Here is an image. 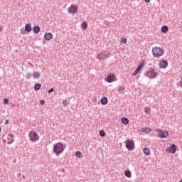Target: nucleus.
Here are the masks:
<instances>
[{"label":"nucleus","mask_w":182,"mask_h":182,"mask_svg":"<svg viewBox=\"0 0 182 182\" xmlns=\"http://www.w3.org/2000/svg\"><path fill=\"white\" fill-rule=\"evenodd\" d=\"M166 151L168 154H176L177 151V146L172 143L168 144L166 148Z\"/></svg>","instance_id":"20e7f679"},{"label":"nucleus","mask_w":182,"mask_h":182,"mask_svg":"<svg viewBox=\"0 0 182 182\" xmlns=\"http://www.w3.org/2000/svg\"><path fill=\"white\" fill-rule=\"evenodd\" d=\"M1 132H2V129L0 127V133H1Z\"/></svg>","instance_id":"58836bf2"},{"label":"nucleus","mask_w":182,"mask_h":182,"mask_svg":"<svg viewBox=\"0 0 182 182\" xmlns=\"http://www.w3.org/2000/svg\"><path fill=\"white\" fill-rule=\"evenodd\" d=\"M144 112L147 114H150V113H151V108H150V107H145Z\"/></svg>","instance_id":"a878e982"},{"label":"nucleus","mask_w":182,"mask_h":182,"mask_svg":"<svg viewBox=\"0 0 182 182\" xmlns=\"http://www.w3.org/2000/svg\"><path fill=\"white\" fill-rule=\"evenodd\" d=\"M101 103L102 105H103L104 106H106V105H107V98L106 97H103L101 99Z\"/></svg>","instance_id":"4be33fe9"},{"label":"nucleus","mask_w":182,"mask_h":182,"mask_svg":"<svg viewBox=\"0 0 182 182\" xmlns=\"http://www.w3.org/2000/svg\"><path fill=\"white\" fill-rule=\"evenodd\" d=\"M179 182H182V178L179 181Z\"/></svg>","instance_id":"ea45409f"},{"label":"nucleus","mask_w":182,"mask_h":182,"mask_svg":"<svg viewBox=\"0 0 182 182\" xmlns=\"http://www.w3.org/2000/svg\"><path fill=\"white\" fill-rule=\"evenodd\" d=\"M125 144L127 149H128L129 151L134 150V141L127 139L126 140Z\"/></svg>","instance_id":"9d476101"},{"label":"nucleus","mask_w":182,"mask_h":182,"mask_svg":"<svg viewBox=\"0 0 182 182\" xmlns=\"http://www.w3.org/2000/svg\"><path fill=\"white\" fill-rule=\"evenodd\" d=\"M53 151L56 154V156H60L63 151H65V148L63 147V144L60 142L55 144L53 146Z\"/></svg>","instance_id":"f03ea898"},{"label":"nucleus","mask_w":182,"mask_h":182,"mask_svg":"<svg viewBox=\"0 0 182 182\" xmlns=\"http://www.w3.org/2000/svg\"><path fill=\"white\" fill-rule=\"evenodd\" d=\"M139 132L141 133H150V132H151V129L149 127L141 128Z\"/></svg>","instance_id":"dca6fc26"},{"label":"nucleus","mask_w":182,"mask_h":182,"mask_svg":"<svg viewBox=\"0 0 182 182\" xmlns=\"http://www.w3.org/2000/svg\"><path fill=\"white\" fill-rule=\"evenodd\" d=\"M33 32L34 33H39V32H41V28L39 26H35L33 27Z\"/></svg>","instance_id":"412c9836"},{"label":"nucleus","mask_w":182,"mask_h":182,"mask_svg":"<svg viewBox=\"0 0 182 182\" xmlns=\"http://www.w3.org/2000/svg\"><path fill=\"white\" fill-rule=\"evenodd\" d=\"M81 27H82V29H83V31L87 29V23H86L85 21H83L82 23Z\"/></svg>","instance_id":"b1692460"},{"label":"nucleus","mask_w":182,"mask_h":182,"mask_svg":"<svg viewBox=\"0 0 182 182\" xmlns=\"http://www.w3.org/2000/svg\"><path fill=\"white\" fill-rule=\"evenodd\" d=\"M82 156H83V154H82L80 151H77L75 152V156L78 157V159H82Z\"/></svg>","instance_id":"393cba45"},{"label":"nucleus","mask_w":182,"mask_h":182,"mask_svg":"<svg viewBox=\"0 0 182 182\" xmlns=\"http://www.w3.org/2000/svg\"><path fill=\"white\" fill-rule=\"evenodd\" d=\"M144 2H146V4H149V2H150V0H144Z\"/></svg>","instance_id":"c9c22d12"},{"label":"nucleus","mask_w":182,"mask_h":182,"mask_svg":"<svg viewBox=\"0 0 182 182\" xmlns=\"http://www.w3.org/2000/svg\"><path fill=\"white\" fill-rule=\"evenodd\" d=\"M105 80L108 82V83H113V82L116 80V75L114 74H109L105 78Z\"/></svg>","instance_id":"9b49d317"},{"label":"nucleus","mask_w":182,"mask_h":182,"mask_svg":"<svg viewBox=\"0 0 182 182\" xmlns=\"http://www.w3.org/2000/svg\"><path fill=\"white\" fill-rule=\"evenodd\" d=\"M3 28L2 26H0V32H2Z\"/></svg>","instance_id":"e433bc0d"},{"label":"nucleus","mask_w":182,"mask_h":182,"mask_svg":"<svg viewBox=\"0 0 182 182\" xmlns=\"http://www.w3.org/2000/svg\"><path fill=\"white\" fill-rule=\"evenodd\" d=\"M121 122L122 124H127L129 123V119L126 117H123L121 119Z\"/></svg>","instance_id":"5701e85b"},{"label":"nucleus","mask_w":182,"mask_h":182,"mask_svg":"<svg viewBox=\"0 0 182 182\" xmlns=\"http://www.w3.org/2000/svg\"><path fill=\"white\" fill-rule=\"evenodd\" d=\"M164 49H163L162 48L160 47H154L152 48V55L154 56V58H161V56H163V55H164Z\"/></svg>","instance_id":"7ed1b4c3"},{"label":"nucleus","mask_w":182,"mask_h":182,"mask_svg":"<svg viewBox=\"0 0 182 182\" xmlns=\"http://www.w3.org/2000/svg\"><path fill=\"white\" fill-rule=\"evenodd\" d=\"M143 151L146 154V156H150L151 153V151H150V148H144Z\"/></svg>","instance_id":"6ab92c4d"},{"label":"nucleus","mask_w":182,"mask_h":182,"mask_svg":"<svg viewBox=\"0 0 182 182\" xmlns=\"http://www.w3.org/2000/svg\"><path fill=\"white\" fill-rule=\"evenodd\" d=\"M168 66V63L166 60H161L159 63L160 69H166Z\"/></svg>","instance_id":"f8f14e48"},{"label":"nucleus","mask_w":182,"mask_h":182,"mask_svg":"<svg viewBox=\"0 0 182 182\" xmlns=\"http://www.w3.org/2000/svg\"><path fill=\"white\" fill-rule=\"evenodd\" d=\"M28 136L30 141H32L33 143H36V141L39 140V135L38 134L36 131H35V129H33L29 132Z\"/></svg>","instance_id":"39448f33"},{"label":"nucleus","mask_w":182,"mask_h":182,"mask_svg":"<svg viewBox=\"0 0 182 182\" xmlns=\"http://www.w3.org/2000/svg\"><path fill=\"white\" fill-rule=\"evenodd\" d=\"M5 124H9V120L6 119L4 122Z\"/></svg>","instance_id":"f704fd0d"},{"label":"nucleus","mask_w":182,"mask_h":182,"mask_svg":"<svg viewBox=\"0 0 182 182\" xmlns=\"http://www.w3.org/2000/svg\"><path fill=\"white\" fill-rule=\"evenodd\" d=\"M112 56V53L108 51H98L97 53V59L101 62H105L106 59H109Z\"/></svg>","instance_id":"f257e3e1"},{"label":"nucleus","mask_w":182,"mask_h":182,"mask_svg":"<svg viewBox=\"0 0 182 182\" xmlns=\"http://www.w3.org/2000/svg\"><path fill=\"white\" fill-rule=\"evenodd\" d=\"M8 139V144H12V142L14 141V135L12 134H9L7 136Z\"/></svg>","instance_id":"4468645a"},{"label":"nucleus","mask_w":182,"mask_h":182,"mask_svg":"<svg viewBox=\"0 0 182 182\" xmlns=\"http://www.w3.org/2000/svg\"><path fill=\"white\" fill-rule=\"evenodd\" d=\"M25 31H26V32H32V26H31V24H26Z\"/></svg>","instance_id":"f3484780"},{"label":"nucleus","mask_w":182,"mask_h":182,"mask_svg":"<svg viewBox=\"0 0 182 182\" xmlns=\"http://www.w3.org/2000/svg\"><path fill=\"white\" fill-rule=\"evenodd\" d=\"M118 92L119 93H123L124 92V87H120L119 89H118Z\"/></svg>","instance_id":"c756f323"},{"label":"nucleus","mask_w":182,"mask_h":182,"mask_svg":"<svg viewBox=\"0 0 182 182\" xmlns=\"http://www.w3.org/2000/svg\"><path fill=\"white\" fill-rule=\"evenodd\" d=\"M121 43H123L124 45H126L127 43V39L124 38H121Z\"/></svg>","instance_id":"cd10ccee"},{"label":"nucleus","mask_w":182,"mask_h":182,"mask_svg":"<svg viewBox=\"0 0 182 182\" xmlns=\"http://www.w3.org/2000/svg\"><path fill=\"white\" fill-rule=\"evenodd\" d=\"M32 77L34 79H39V77H41V73H39L38 71H35V72L33 73Z\"/></svg>","instance_id":"2eb2a0df"},{"label":"nucleus","mask_w":182,"mask_h":182,"mask_svg":"<svg viewBox=\"0 0 182 182\" xmlns=\"http://www.w3.org/2000/svg\"><path fill=\"white\" fill-rule=\"evenodd\" d=\"M100 136H101V137H105V136H106V132L103 130L100 131Z\"/></svg>","instance_id":"c85d7f7f"},{"label":"nucleus","mask_w":182,"mask_h":182,"mask_svg":"<svg viewBox=\"0 0 182 182\" xmlns=\"http://www.w3.org/2000/svg\"><path fill=\"white\" fill-rule=\"evenodd\" d=\"M157 72H156V70L151 68L146 73V76L149 77V79H156L158 76Z\"/></svg>","instance_id":"423d86ee"},{"label":"nucleus","mask_w":182,"mask_h":182,"mask_svg":"<svg viewBox=\"0 0 182 182\" xmlns=\"http://www.w3.org/2000/svg\"><path fill=\"white\" fill-rule=\"evenodd\" d=\"M65 103H66V100H63V105H65Z\"/></svg>","instance_id":"4c0bfd02"},{"label":"nucleus","mask_w":182,"mask_h":182,"mask_svg":"<svg viewBox=\"0 0 182 182\" xmlns=\"http://www.w3.org/2000/svg\"><path fill=\"white\" fill-rule=\"evenodd\" d=\"M40 103H41V105H45V100H41L40 101Z\"/></svg>","instance_id":"72a5a7b5"},{"label":"nucleus","mask_w":182,"mask_h":182,"mask_svg":"<svg viewBox=\"0 0 182 182\" xmlns=\"http://www.w3.org/2000/svg\"><path fill=\"white\" fill-rule=\"evenodd\" d=\"M156 133H157L158 137H159V139H166V137H168V132L163 131L161 129H157Z\"/></svg>","instance_id":"1a4fd4ad"},{"label":"nucleus","mask_w":182,"mask_h":182,"mask_svg":"<svg viewBox=\"0 0 182 182\" xmlns=\"http://www.w3.org/2000/svg\"><path fill=\"white\" fill-rule=\"evenodd\" d=\"M181 87H182V82H181Z\"/></svg>","instance_id":"a19ab883"},{"label":"nucleus","mask_w":182,"mask_h":182,"mask_svg":"<svg viewBox=\"0 0 182 182\" xmlns=\"http://www.w3.org/2000/svg\"><path fill=\"white\" fill-rule=\"evenodd\" d=\"M26 77V79H31V77H32V74H31V73L27 74Z\"/></svg>","instance_id":"7c9ffc66"},{"label":"nucleus","mask_w":182,"mask_h":182,"mask_svg":"<svg viewBox=\"0 0 182 182\" xmlns=\"http://www.w3.org/2000/svg\"><path fill=\"white\" fill-rule=\"evenodd\" d=\"M68 14H71L72 15H75V14H77L79 11V8L75 4H72L68 9Z\"/></svg>","instance_id":"6e6552de"},{"label":"nucleus","mask_w":182,"mask_h":182,"mask_svg":"<svg viewBox=\"0 0 182 182\" xmlns=\"http://www.w3.org/2000/svg\"><path fill=\"white\" fill-rule=\"evenodd\" d=\"M124 175L127 178H132V171H130V170H126L124 171Z\"/></svg>","instance_id":"a211bd4d"},{"label":"nucleus","mask_w":182,"mask_h":182,"mask_svg":"<svg viewBox=\"0 0 182 182\" xmlns=\"http://www.w3.org/2000/svg\"><path fill=\"white\" fill-rule=\"evenodd\" d=\"M41 85L39 83H37L34 85L35 90H39L41 89Z\"/></svg>","instance_id":"bb28decb"},{"label":"nucleus","mask_w":182,"mask_h":182,"mask_svg":"<svg viewBox=\"0 0 182 182\" xmlns=\"http://www.w3.org/2000/svg\"><path fill=\"white\" fill-rule=\"evenodd\" d=\"M161 31L162 33H167L168 32V27L167 26H164Z\"/></svg>","instance_id":"aec40b11"},{"label":"nucleus","mask_w":182,"mask_h":182,"mask_svg":"<svg viewBox=\"0 0 182 182\" xmlns=\"http://www.w3.org/2000/svg\"><path fill=\"white\" fill-rule=\"evenodd\" d=\"M4 103H5V105H8L9 103V100L8 99H4Z\"/></svg>","instance_id":"2f4dec72"},{"label":"nucleus","mask_w":182,"mask_h":182,"mask_svg":"<svg viewBox=\"0 0 182 182\" xmlns=\"http://www.w3.org/2000/svg\"><path fill=\"white\" fill-rule=\"evenodd\" d=\"M52 92H55V89L51 88L48 90V93H52Z\"/></svg>","instance_id":"473e14b6"},{"label":"nucleus","mask_w":182,"mask_h":182,"mask_svg":"<svg viewBox=\"0 0 182 182\" xmlns=\"http://www.w3.org/2000/svg\"><path fill=\"white\" fill-rule=\"evenodd\" d=\"M144 63H146V60H142L140 62L139 65H138L137 68L135 70V71L132 74L133 76H136V75H139V73H140V70H141V69H143V68L144 66Z\"/></svg>","instance_id":"0eeeda50"},{"label":"nucleus","mask_w":182,"mask_h":182,"mask_svg":"<svg viewBox=\"0 0 182 182\" xmlns=\"http://www.w3.org/2000/svg\"><path fill=\"white\" fill-rule=\"evenodd\" d=\"M53 38V34H52L51 33H46L44 34V38L46 39V41H50V39H52Z\"/></svg>","instance_id":"ddd939ff"}]
</instances>
